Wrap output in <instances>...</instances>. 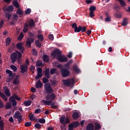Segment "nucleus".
I'll return each instance as SVG.
<instances>
[{"label":"nucleus","instance_id":"774afa93","mask_svg":"<svg viewBox=\"0 0 130 130\" xmlns=\"http://www.w3.org/2000/svg\"><path fill=\"white\" fill-rule=\"evenodd\" d=\"M32 54L33 55H37V51H36V50L35 49H32Z\"/></svg>","mask_w":130,"mask_h":130},{"label":"nucleus","instance_id":"72a5a7b5","mask_svg":"<svg viewBox=\"0 0 130 130\" xmlns=\"http://www.w3.org/2000/svg\"><path fill=\"white\" fill-rule=\"evenodd\" d=\"M74 32L76 33H79L81 32V25L77 26L75 29H74Z\"/></svg>","mask_w":130,"mask_h":130},{"label":"nucleus","instance_id":"e433bc0d","mask_svg":"<svg viewBox=\"0 0 130 130\" xmlns=\"http://www.w3.org/2000/svg\"><path fill=\"white\" fill-rule=\"evenodd\" d=\"M24 38V34L23 32H21L18 37L17 38L18 40L19 41L22 40L23 38Z\"/></svg>","mask_w":130,"mask_h":130},{"label":"nucleus","instance_id":"f704fd0d","mask_svg":"<svg viewBox=\"0 0 130 130\" xmlns=\"http://www.w3.org/2000/svg\"><path fill=\"white\" fill-rule=\"evenodd\" d=\"M12 96L13 97V99H16V100H18V101H20L21 100V98L18 96L16 93H14Z\"/></svg>","mask_w":130,"mask_h":130},{"label":"nucleus","instance_id":"f8f14e48","mask_svg":"<svg viewBox=\"0 0 130 130\" xmlns=\"http://www.w3.org/2000/svg\"><path fill=\"white\" fill-rule=\"evenodd\" d=\"M33 42H34V39L32 38H27L26 42V46H28V48L31 47V44H32Z\"/></svg>","mask_w":130,"mask_h":130},{"label":"nucleus","instance_id":"423d86ee","mask_svg":"<svg viewBox=\"0 0 130 130\" xmlns=\"http://www.w3.org/2000/svg\"><path fill=\"white\" fill-rule=\"evenodd\" d=\"M13 117L14 118H16V119H18L19 123H21L23 119V116H22L21 113L19 111L15 112V114L13 116Z\"/></svg>","mask_w":130,"mask_h":130},{"label":"nucleus","instance_id":"7c9ffc66","mask_svg":"<svg viewBox=\"0 0 130 130\" xmlns=\"http://www.w3.org/2000/svg\"><path fill=\"white\" fill-rule=\"evenodd\" d=\"M6 73L7 74H8V75H9V77H12V78L13 77V72H12L11 71H10V70L9 69H7L6 71Z\"/></svg>","mask_w":130,"mask_h":130},{"label":"nucleus","instance_id":"dca6fc26","mask_svg":"<svg viewBox=\"0 0 130 130\" xmlns=\"http://www.w3.org/2000/svg\"><path fill=\"white\" fill-rule=\"evenodd\" d=\"M20 75H17L15 78L14 79L13 81V84L14 85H19L20 84Z\"/></svg>","mask_w":130,"mask_h":130},{"label":"nucleus","instance_id":"338daca9","mask_svg":"<svg viewBox=\"0 0 130 130\" xmlns=\"http://www.w3.org/2000/svg\"><path fill=\"white\" fill-rule=\"evenodd\" d=\"M30 70L32 72H34V70H35V67L33 66V65H31L30 66Z\"/></svg>","mask_w":130,"mask_h":130},{"label":"nucleus","instance_id":"473e14b6","mask_svg":"<svg viewBox=\"0 0 130 130\" xmlns=\"http://www.w3.org/2000/svg\"><path fill=\"white\" fill-rule=\"evenodd\" d=\"M36 45H37V47H39L40 48L41 47V43H40V41H39V40H36L35 41Z\"/></svg>","mask_w":130,"mask_h":130},{"label":"nucleus","instance_id":"5fc2aeb1","mask_svg":"<svg viewBox=\"0 0 130 130\" xmlns=\"http://www.w3.org/2000/svg\"><path fill=\"white\" fill-rule=\"evenodd\" d=\"M105 22H111V18L110 16L106 17L105 19Z\"/></svg>","mask_w":130,"mask_h":130},{"label":"nucleus","instance_id":"69168bd1","mask_svg":"<svg viewBox=\"0 0 130 130\" xmlns=\"http://www.w3.org/2000/svg\"><path fill=\"white\" fill-rule=\"evenodd\" d=\"M0 108H4V102L0 100Z\"/></svg>","mask_w":130,"mask_h":130},{"label":"nucleus","instance_id":"412c9836","mask_svg":"<svg viewBox=\"0 0 130 130\" xmlns=\"http://www.w3.org/2000/svg\"><path fill=\"white\" fill-rule=\"evenodd\" d=\"M94 124L95 130H99L101 128V124H100L98 122H95Z\"/></svg>","mask_w":130,"mask_h":130},{"label":"nucleus","instance_id":"c03bdc74","mask_svg":"<svg viewBox=\"0 0 130 130\" xmlns=\"http://www.w3.org/2000/svg\"><path fill=\"white\" fill-rule=\"evenodd\" d=\"M89 11L90 12H94V11H96V7L93 6H91L89 8Z\"/></svg>","mask_w":130,"mask_h":130},{"label":"nucleus","instance_id":"aec40b11","mask_svg":"<svg viewBox=\"0 0 130 130\" xmlns=\"http://www.w3.org/2000/svg\"><path fill=\"white\" fill-rule=\"evenodd\" d=\"M73 71L76 73V74H79V73H81V70L78 68V66L76 64H74V66L73 67Z\"/></svg>","mask_w":130,"mask_h":130},{"label":"nucleus","instance_id":"7ed1b4c3","mask_svg":"<svg viewBox=\"0 0 130 130\" xmlns=\"http://www.w3.org/2000/svg\"><path fill=\"white\" fill-rule=\"evenodd\" d=\"M63 83L65 86H67L68 87H74L75 85V80H74V79H66V80H62Z\"/></svg>","mask_w":130,"mask_h":130},{"label":"nucleus","instance_id":"0eeeda50","mask_svg":"<svg viewBox=\"0 0 130 130\" xmlns=\"http://www.w3.org/2000/svg\"><path fill=\"white\" fill-rule=\"evenodd\" d=\"M44 87L48 94H51L54 92V90L51 87V85L48 83L44 84Z\"/></svg>","mask_w":130,"mask_h":130},{"label":"nucleus","instance_id":"e2e57ef3","mask_svg":"<svg viewBox=\"0 0 130 130\" xmlns=\"http://www.w3.org/2000/svg\"><path fill=\"white\" fill-rule=\"evenodd\" d=\"M49 39H50V40H53L54 39V38L53 37V35H50L49 36Z\"/></svg>","mask_w":130,"mask_h":130},{"label":"nucleus","instance_id":"f03ea898","mask_svg":"<svg viewBox=\"0 0 130 130\" xmlns=\"http://www.w3.org/2000/svg\"><path fill=\"white\" fill-rule=\"evenodd\" d=\"M35 27V22L32 19H30L28 23H25L23 29V32L24 33H26L29 30V28H33Z\"/></svg>","mask_w":130,"mask_h":130},{"label":"nucleus","instance_id":"680f3d73","mask_svg":"<svg viewBox=\"0 0 130 130\" xmlns=\"http://www.w3.org/2000/svg\"><path fill=\"white\" fill-rule=\"evenodd\" d=\"M37 72H38V73H42V68H37Z\"/></svg>","mask_w":130,"mask_h":130},{"label":"nucleus","instance_id":"ddd939ff","mask_svg":"<svg viewBox=\"0 0 130 130\" xmlns=\"http://www.w3.org/2000/svg\"><path fill=\"white\" fill-rule=\"evenodd\" d=\"M22 45L23 44L22 43H18L16 44V47L18 50H20V52H24V50H25V48Z\"/></svg>","mask_w":130,"mask_h":130},{"label":"nucleus","instance_id":"9b49d317","mask_svg":"<svg viewBox=\"0 0 130 130\" xmlns=\"http://www.w3.org/2000/svg\"><path fill=\"white\" fill-rule=\"evenodd\" d=\"M57 59L60 62H67L68 61V58L61 55L58 56Z\"/></svg>","mask_w":130,"mask_h":130},{"label":"nucleus","instance_id":"4d7b16f0","mask_svg":"<svg viewBox=\"0 0 130 130\" xmlns=\"http://www.w3.org/2000/svg\"><path fill=\"white\" fill-rule=\"evenodd\" d=\"M12 19L14 21H17V20H18V15H17V14H14L12 17Z\"/></svg>","mask_w":130,"mask_h":130},{"label":"nucleus","instance_id":"393cba45","mask_svg":"<svg viewBox=\"0 0 130 130\" xmlns=\"http://www.w3.org/2000/svg\"><path fill=\"white\" fill-rule=\"evenodd\" d=\"M118 2H119L121 7H125L126 6V4L123 0H118Z\"/></svg>","mask_w":130,"mask_h":130},{"label":"nucleus","instance_id":"2f4dec72","mask_svg":"<svg viewBox=\"0 0 130 130\" xmlns=\"http://www.w3.org/2000/svg\"><path fill=\"white\" fill-rule=\"evenodd\" d=\"M29 120H34L35 121H36V118L35 117V116H34V114L30 115L29 116Z\"/></svg>","mask_w":130,"mask_h":130},{"label":"nucleus","instance_id":"20e7f679","mask_svg":"<svg viewBox=\"0 0 130 130\" xmlns=\"http://www.w3.org/2000/svg\"><path fill=\"white\" fill-rule=\"evenodd\" d=\"M45 76L46 77H44L43 78V83L44 84H46V83H48V82H49L48 79L50 78V74L49 73V68H47L45 69Z\"/></svg>","mask_w":130,"mask_h":130},{"label":"nucleus","instance_id":"1a4fd4ad","mask_svg":"<svg viewBox=\"0 0 130 130\" xmlns=\"http://www.w3.org/2000/svg\"><path fill=\"white\" fill-rule=\"evenodd\" d=\"M60 122L62 124H68V123H70V119L69 118H66V116H62L60 119Z\"/></svg>","mask_w":130,"mask_h":130},{"label":"nucleus","instance_id":"4468645a","mask_svg":"<svg viewBox=\"0 0 130 130\" xmlns=\"http://www.w3.org/2000/svg\"><path fill=\"white\" fill-rule=\"evenodd\" d=\"M3 11L4 13H7V12H13L14 11V7L13 6H10L8 7H4Z\"/></svg>","mask_w":130,"mask_h":130},{"label":"nucleus","instance_id":"f257e3e1","mask_svg":"<svg viewBox=\"0 0 130 130\" xmlns=\"http://www.w3.org/2000/svg\"><path fill=\"white\" fill-rule=\"evenodd\" d=\"M55 98H56L55 94L52 93L51 94L46 95V100H43L41 103H44L45 105L50 106V104L52 103V100H55Z\"/></svg>","mask_w":130,"mask_h":130},{"label":"nucleus","instance_id":"0e129e2a","mask_svg":"<svg viewBox=\"0 0 130 130\" xmlns=\"http://www.w3.org/2000/svg\"><path fill=\"white\" fill-rule=\"evenodd\" d=\"M4 26V20H2L0 22V28L2 29Z\"/></svg>","mask_w":130,"mask_h":130},{"label":"nucleus","instance_id":"39448f33","mask_svg":"<svg viewBox=\"0 0 130 130\" xmlns=\"http://www.w3.org/2000/svg\"><path fill=\"white\" fill-rule=\"evenodd\" d=\"M61 75L63 78H67V77H69L71 75V72L69 70L66 68H63L60 71Z\"/></svg>","mask_w":130,"mask_h":130},{"label":"nucleus","instance_id":"cd10ccee","mask_svg":"<svg viewBox=\"0 0 130 130\" xmlns=\"http://www.w3.org/2000/svg\"><path fill=\"white\" fill-rule=\"evenodd\" d=\"M38 39H39V40H40L41 42H43V40H44V38L43 37V35H38Z\"/></svg>","mask_w":130,"mask_h":130},{"label":"nucleus","instance_id":"ea45409f","mask_svg":"<svg viewBox=\"0 0 130 130\" xmlns=\"http://www.w3.org/2000/svg\"><path fill=\"white\" fill-rule=\"evenodd\" d=\"M72 124H73V127H78V126L80 125V123H79V122H74L72 123Z\"/></svg>","mask_w":130,"mask_h":130},{"label":"nucleus","instance_id":"f3484780","mask_svg":"<svg viewBox=\"0 0 130 130\" xmlns=\"http://www.w3.org/2000/svg\"><path fill=\"white\" fill-rule=\"evenodd\" d=\"M4 89L5 90V94L7 97H10V96H11V92H10L9 88L7 86H4Z\"/></svg>","mask_w":130,"mask_h":130},{"label":"nucleus","instance_id":"6e6552de","mask_svg":"<svg viewBox=\"0 0 130 130\" xmlns=\"http://www.w3.org/2000/svg\"><path fill=\"white\" fill-rule=\"evenodd\" d=\"M18 57L19 56L18 55V54H17V52H13L10 55V58L12 60V63H15L17 61Z\"/></svg>","mask_w":130,"mask_h":130},{"label":"nucleus","instance_id":"9d476101","mask_svg":"<svg viewBox=\"0 0 130 130\" xmlns=\"http://www.w3.org/2000/svg\"><path fill=\"white\" fill-rule=\"evenodd\" d=\"M51 55L53 57H56V56H59V55H61V52L59 49H57L53 51L51 53Z\"/></svg>","mask_w":130,"mask_h":130},{"label":"nucleus","instance_id":"13d9d810","mask_svg":"<svg viewBox=\"0 0 130 130\" xmlns=\"http://www.w3.org/2000/svg\"><path fill=\"white\" fill-rule=\"evenodd\" d=\"M40 112H41V109H37L35 111V113H36V114H39L40 113Z\"/></svg>","mask_w":130,"mask_h":130},{"label":"nucleus","instance_id":"09e8293b","mask_svg":"<svg viewBox=\"0 0 130 130\" xmlns=\"http://www.w3.org/2000/svg\"><path fill=\"white\" fill-rule=\"evenodd\" d=\"M12 106L13 107H15V106H17V101H16L15 100V99L12 100Z\"/></svg>","mask_w":130,"mask_h":130},{"label":"nucleus","instance_id":"052dcab7","mask_svg":"<svg viewBox=\"0 0 130 130\" xmlns=\"http://www.w3.org/2000/svg\"><path fill=\"white\" fill-rule=\"evenodd\" d=\"M72 27L73 28V29H75L77 28L78 26H77V23H74L72 24Z\"/></svg>","mask_w":130,"mask_h":130},{"label":"nucleus","instance_id":"de8ad7c7","mask_svg":"<svg viewBox=\"0 0 130 130\" xmlns=\"http://www.w3.org/2000/svg\"><path fill=\"white\" fill-rule=\"evenodd\" d=\"M86 30H87V27L86 26H84L83 27H82V26H81L80 31H81V32H86Z\"/></svg>","mask_w":130,"mask_h":130},{"label":"nucleus","instance_id":"864d4df0","mask_svg":"<svg viewBox=\"0 0 130 130\" xmlns=\"http://www.w3.org/2000/svg\"><path fill=\"white\" fill-rule=\"evenodd\" d=\"M69 130H74V125H73V124L70 123L69 125Z\"/></svg>","mask_w":130,"mask_h":130},{"label":"nucleus","instance_id":"8fccbe9b","mask_svg":"<svg viewBox=\"0 0 130 130\" xmlns=\"http://www.w3.org/2000/svg\"><path fill=\"white\" fill-rule=\"evenodd\" d=\"M42 61L41 60H38L36 63V66L37 67H41V66H42Z\"/></svg>","mask_w":130,"mask_h":130},{"label":"nucleus","instance_id":"2eb2a0df","mask_svg":"<svg viewBox=\"0 0 130 130\" xmlns=\"http://www.w3.org/2000/svg\"><path fill=\"white\" fill-rule=\"evenodd\" d=\"M21 73L24 74V73L27 72L28 71V66L24 64V65H20Z\"/></svg>","mask_w":130,"mask_h":130},{"label":"nucleus","instance_id":"c85d7f7f","mask_svg":"<svg viewBox=\"0 0 130 130\" xmlns=\"http://www.w3.org/2000/svg\"><path fill=\"white\" fill-rule=\"evenodd\" d=\"M128 19L126 18H124L123 20L122 25V26H126L127 25Z\"/></svg>","mask_w":130,"mask_h":130},{"label":"nucleus","instance_id":"6ab92c4d","mask_svg":"<svg viewBox=\"0 0 130 130\" xmlns=\"http://www.w3.org/2000/svg\"><path fill=\"white\" fill-rule=\"evenodd\" d=\"M80 114L78 112H74L72 114V117L73 119H77L79 118Z\"/></svg>","mask_w":130,"mask_h":130},{"label":"nucleus","instance_id":"37998d69","mask_svg":"<svg viewBox=\"0 0 130 130\" xmlns=\"http://www.w3.org/2000/svg\"><path fill=\"white\" fill-rule=\"evenodd\" d=\"M31 125H32V123L31 122H26L24 124V126H25V127H29L31 126Z\"/></svg>","mask_w":130,"mask_h":130},{"label":"nucleus","instance_id":"a878e982","mask_svg":"<svg viewBox=\"0 0 130 130\" xmlns=\"http://www.w3.org/2000/svg\"><path fill=\"white\" fill-rule=\"evenodd\" d=\"M0 96L4 100V101H6V102L8 101V98L7 96H6V95H5V94H4V93L1 92Z\"/></svg>","mask_w":130,"mask_h":130},{"label":"nucleus","instance_id":"49530a36","mask_svg":"<svg viewBox=\"0 0 130 130\" xmlns=\"http://www.w3.org/2000/svg\"><path fill=\"white\" fill-rule=\"evenodd\" d=\"M10 68L14 72H17V67L15 66V65H11Z\"/></svg>","mask_w":130,"mask_h":130},{"label":"nucleus","instance_id":"c9c22d12","mask_svg":"<svg viewBox=\"0 0 130 130\" xmlns=\"http://www.w3.org/2000/svg\"><path fill=\"white\" fill-rule=\"evenodd\" d=\"M10 43H11V38L10 37H8L6 41V46H9V45H10Z\"/></svg>","mask_w":130,"mask_h":130},{"label":"nucleus","instance_id":"603ef678","mask_svg":"<svg viewBox=\"0 0 130 130\" xmlns=\"http://www.w3.org/2000/svg\"><path fill=\"white\" fill-rule=\"evenodd\" d=\"M52 103L51 104H50V105L51 106V107L53 108V109H56V108H57V107L55 106V103Z\"/></svg>","mask_w":130,"mask_h":130},{"label":"nucleus","instance_id":"4c0bfd02","mask_svg":"<svg viewBox=\"0 0 130 130\" xmlns=\"http://www.w3.org/2000/svg\"><path fill=\"white\" fill-rule=\"evenodd\" d=\"M5 108L6 109H10V108H12V105H11V103L9 102L7 103L5 106Z\"/></svg>","mask_w":130,"mask_h":130},{"label":"nucleus","instance_id":"c756f323","mask_svg":"<svg viewBox=\"0 0 130 130\" xmlns=\"http://www.w3.org/2000/svg\"><path fill=\"white\" fill-rule=\"evenodd\" d=\"M16 14H18L19 16H23V11H22V9L18 8L17 10Z\"/></svg>","mask_w":130,"mask_h":130},{"label":"nucleus","instance_id":"6e6d98bb","mask_svg":"<svg viewBox=\"0 0 130 130\" xmlns=\"http://www.w3.org/2000/svg\"><path fill=\"white\" fill-rule=\"evenodd\" d=\"M5 126V123L3 120H0V127H4Z\"/></svg>","mask_w":130,"mask_h":130},{"label":"nucleus","instance_id":"58836bf2","mask_svg":"<svg viewBox=\"0 0 130 130\" xmlns=\"http://www.w3.org/2000/svg\"><path fill=\"white\" fill-rule=\"evenodd\" d=\"M5 17L8 19V20H10L12 17V14L9 13H6Z\"/></svg>","mask_w":130,"mask_h":130},{"label":"nucleus","instance_id":"a211bd4d","mask_svg":"<svg viewBox=\"0 0 130 130\" xmlns=\"http://www.w3.org/2000/svg\"><path fill=\"white\" fill-rule=\"evenodd\" d=\"M42 86H43V83H41L40 79L38 80L36 83V88L37 89H38V88H42Z\"/></svg>","mask_w":130,"mask_h":130},{"label":"nucleus","instance_id":"bf43d9fd","mask_svg":"<svg viewBox=\"0 0 130 130\" xmlns=\"http://www.w3.org/2000/svg\"><path fill=\"white\" fill-rule=\"evenodd\" d=\"M67 56L69 58H72V57H73V53L72 52H70Z\"/></svg>","mask_w":130,"mask_h":130},{"label":"nucleus","instance_id":"5701e85b","mask_svg":"<svg viewBox=\"0 0 130 130\" xmlns=\"http://www.w3.org/2000/svg\"><path fill=\"white\" fill-rule=\"evenodd\" d=\"M17 54H18V61L19 63H21V57H22V54L19 52V51H16Z\"/></svg>","mask_w":130,"mask_h":130},{"label":"nucleus","instance_id":"3c124183","mask_svg":"<svg viewBox=\"0 0 130 130\" xmlns=\"http://www.w3.org/2000/svg\"><path fill=\"white\" fill-rule=\"evenodd\" d=\"M45 119L44 118H40L39 119V122H40V123H45Z\"/></svg>","mask_w":130,"mask_h":130},{"label":"nucleus","instance_id":"79ce46f5","mask_svg":"<svg viewBox=\"0 0 130 130\" xmlns=\"http://www.w3.org/2000/svg\"><path fill=\"white\" fill-rule=\"evenodd\" d=\"M35 127H36V128H38V129H40V128H41V124H40L39 123H36L35 124Z\"/></svg>","mask_w":130,"mask_h":130},{"label":"nucleus","instance_id":"a18cd8bd","mask_svg":"<svg viewBox=\"0 0 130 130\" xmlns=\"http://www.w3.org/2000/svg\"><path fill=\"white\" fill-rule=\"evenodd\" d=\"M31 13V9L28 8L25 11V15H29Z\"/></svg>","mask_w":130,"mask_h":130},{"label":"nucleus","instance_id":"bb28decb","mask_svg":"<svg viewBox=\"0 0 130 130\" xmlns=\"http://www.w3.org/2000/svg\"><path fill=\"white\" fill-rule=\"evenodd\" d=\"M13 6H14V7H15V8L17 9H19V8H20V5H19V3L17 0L13 2Z\"/></svg>","mask_w":130,"mask_h":130},{"label":"nucleus","instance_id":"a19ab883","mask_svg":"<svg viewBox=\"0 0 130 130\" xmlns=\"http://www.w3.org/2000/svg\"><path fill=\"white\" fill-rule=\"evenodd\" d=\"M56 71L57 70L56 69H54V68L51 69L50 71V75H53L55 74V73H56Z\"/></svg>","mask_w":130,"mask_h":130},{"label":"nucleus","instance_id":"b1692460","mask_svg":"<svg viewBox=\"0 0 130 130\" xmlns=\"http://www.w3.org/2000/svg\"><path fill=\"white\" fill-rule=\"evenodd\" d=\"M31 103H32V101L31 100H28V101H25L24 102V105L25 106L28 107V106H30Z\"/></svg>","mask_w":130,"mask_h":130},{"label":"nucleus","instance_id":"4be33fe9","mask_svg":"<svg viewBox=\"0 0 130 130\" xmlns=\"http://www.w3.org/2000/svg\"><path fill=\"white\" fill-rule=\"evenodd\" d=\"M43 60L44 62H48L49 61V57L47 55H44L43 57Z\"/></svg>","mask_w":130,"mask_h":130}]
</instances>
